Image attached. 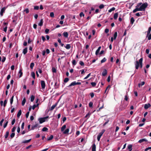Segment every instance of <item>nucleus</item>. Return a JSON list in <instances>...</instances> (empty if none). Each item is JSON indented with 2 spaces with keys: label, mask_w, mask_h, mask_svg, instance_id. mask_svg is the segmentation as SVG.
Masks as SVG:
<instances>
[{
  "label": "nucleus",
  "mask_w": 151,
  "mask_h": 151,
  "mask_svg": "<svg viewBox=\"0 0 151 151\" xmlns=\"http://www.w3.org/2000/svg\"><path fill=\"white\" fill-rule=\"evenodd\" d=\"M147 6L148 4L147 2L143 4L142 2L139 3L137 4L136 8L133 10V12L135 13L138 11H145Z\"/></svg>",
  "instance_id": "obj_1"
},
{
  "label": "nucleus",
  "mask_w": 151,
  "mask_h": 151,
  "mask_svg": "<svg viewBox=\"0 0 151 151\" xmlns=\"http://www.w3.org/2000/svg\"><path fill=\"white\" fill-rule=\"evenodd\" d=\"M49 116H47L43 118H40L38 119V120L39 121V122L40 124H42L45 121V119L48 118Z\"/></svg>",
  "instance_id": "obj_2"
},
{
  "label": "nucleus",
  "mask_w": 151,
  "mask_h": 151,
  "mask_svg": "<svg viewBox=\"0 0 151 151\" xmlns=\"http://www.w3.org/2000/svg\"><path fill=\"white\" fill-rule=\"evenodd\" d=\"M81 82H76V81H74L71 83L68 87H70L71 86H74L76 85H81Z\"/></svg>",
  "instance_id": "obj_3"
},
{
  "label": "nucleus",
  "mask_w": 151,
  "mask_h": 151,
  "mask_svg": "<svg viewBox=\"0 0 151 151\" xmlns=\"http://www.w3.org/2000/svg\"><path fill=\"white\" fill-rule=\"evenodd\" d=\"M7 7H3L1 9V10L0 12V15L1 16H2L3 15V13L5 12V10Z\"/></svg>",
  "instance_id": "obj_4"
},
{
  "label": "nucleus",
  "mask_w": 151,
  "mask_h": 151,
  "mask_svg": "<svg viewBox=\"0 0 151 151\" xmlns=\"http://www.w3.org/2000/svg\"><path fill=\"white\" fill-rule=\"evenodd\" d=\"M41 84L42 89H44L45 87V84L44 81L42 80L41 81Z\"/></svg>",
  "instance_id": "obj_5"
},
{
  "label": "nucleus",
  "mask_w": 151,
  "mask_h": 151,
  "mask_svg": "<svg viewBox=\"0 0 151 151\" xmlns=\"http://www.w3.org/2000/svg\"><path fill=\"white\" fill-rule=\"evenodd\" d=\"M58 102H56L55 104L53 105L50 109L49 110L52 111L53 110L55 107L57 106Z\"/></svg>",
  "instance_id": "obj_6"
},
{
  "label": "nucleus",
  "mask_w": 151,
  "mask_h": 151,
  "mask_svg": "<svg viewBox=\"0 0 151 151\" xmlns=\"http://www.w3.org/2000/svg\"><path fill=\"white\" fill-rule=\"evenodd\" d=\"M140 63H139V61H137L136 62L135 64V68L136 69H138L139 67Z\"/></svg>",
  "instance_id": "obj_7"
},
{
  "label": "nucleus",
  "mask_w": 151,
  "mask_h": 151,
  "mask_svg": "<svg viewBox=\"0 0 151 151\" xmlns=\"http://www.w3.org/2000/svg\"><path fill=\"white\" fill-rule=\"evenodd\" d=\"M107 74V71L106 69H104L102 73V76H106Z\"/></svg>",
  "instance_id": "obj_8"
},
{
  "label": "nucleus",
  "mask_w": 151,
  "mask_h": 151,
  "mask_svg": "<svg viewBox=\"0 0 151 151\" xmlns=\"http://www.w3.org/2000/svg\"><path fill=\"white\" fill-rule=\"evenodd\" d=\"M142 60L143 58H141L139 60V63H140L139 66L140 68H142Z\"/></svg>",
  "instance_id": "obj_9"
},
{
  "label": "nucleus",
  "mask_w": 151,
  "mask_h": 151,
  "mask_svg": "<svg viewBox=\"0 0 151 151\" xmlns=\"http://www.w3.org/2000/svg\"><path fill=\"white\" fill-rule=\"evenodd\" d=\"M151 106V105L150 104H146L145 105L144 108L146 109Z\"/></svg>",
  "instance_id": "obj_10"
},
{
  "label": "nucleus",
  "mask_w": 151,
  "mask_h": 151,
  "mask_svg": "<svg viewBox=\"0 0 151 151\" xmlns=\"http://www.w3.org/2000/svg\"><path fill=\"white\" fill-rule=\"evenodd\" d=\"M22 68H21V69H20L19 74H20V75H19V78L21 77L23 75V73H22Z\"/></svg>",
  "instance_id": "obj_11"
},
{
  "label": "nucleus",
  "mask_w": 151,
  "mask_h": 151,
  "mask_svg": "<svg viewBox=\"0 0 151 151\" xmlns=\"http://www.w3.org/2000/svg\"><path fill=\"white\" fill-rule=\"evenodd\" d=\"M147 139H146L144 138V139H140L138 141V142L140 143H141L144 142H147Z\"/></svg>",
  "instance_id": "obj_12"
},
{
  "label": "nucleus",
  "mask_w": 151,
  "mask_h": 151,
  "mask_svg": "<svg viewBox=\"0 0 151 151\" xmlns=\"http://www.w3.org/2000/svg\"><path fill=\"white\" fill-rule=\"evenodd\" d=\"M92 151H96V145L94 143L92 145Z\"/></svg>",
  "instance_id": "obj_13"
},
{
  "label": "nucleus",
  "mask_w": 151,
  "mask_h": 151,
  "mask_svg": "<svg viewBox=\"0 0 151 151\" xmlns=\"http://www.w3.org/2000/svg\"><path fill=\"white\" fill-rule=\"evenodd\" d=\"M63 36L65 38H67L68 36V34L67 32H64L63 34Z\"/></svg>",
  "instance_id": "obj_14"
},
{
  "label": "nucleus",
  "mask_w": 151,
  "mask_h": 151,
  "mask_svg": "<svg viewBox=\"0 0 151 151\" xmlns=\"http://www.w3.org/2000/svg\"><path fill=\"white\" fill-rule=\"evenodd\" d=\"M39 127V124H36L32 126L31 129L32 130H34L36 127Z\"/></svg>",
  "instance_id": "obj_15"
},
{
  "label": "nucleus",
  "mask_w": 151,
  "mask_h": 151,
  "mask_svg": "<svg viewBox=\"0 0 151 151\" xmlns=\"http://www.w3.org/2000/svg\"><path fill=\"white\" fill-rule=\"evenodd\" d=\"M101 48V46H99L98 48V49L96 51L95 54L96 55H97L99 53V52L100 51V49Z\"/></svg>",
  "instance_id": "obj_16"
},
{
  "label": "nucleus",
  "mask_w": 151,
  "mask_h": 151,
  "mask_svg": "<svg viewBox=\"0 0 151 151\" xmlns=\"http://www.w3.org/2000/svg\"><path fill=\"white\" fill-rule=\"evenodd\" d=\"M102 135V134L100 133L97 136V139L98 141H99Z\"/></svg>",
  "instance_id": "obj_17"
},
{
  "label": "nucleus",
  "mask_w": 151,
  "mask_h": 151,
  "mask_svg": "<svg viewBox=\"0 0 151 151\" xmlns=\"http://www.w3.org/2000/svg\"><path fill=\"white\" fill-rule=\"evenodd\" d=\"M132 145H129L127 147L129 151H131L132 150Z\"/></svg>",
  "instance_id": "obj_18"
},
{
  "label": "nucleus",
  "mask_w": 151,
  "mask_h": 151,
  "mask_svg": "<svg viewBox=\"0 0 151 151\" xmlns=\"http://www.w3.org/2000/svg\"><path fill=\"white\" fill-rule=\"evenodd\" d=\"M118 17V13L117 12L115 13L114 16V19L116 20L117 19Z\"/></svg>",
  "instance_id": "obj_19"
},
{
  "label": "nucleus",
  "mask_w": 151,
  "mask_h": 151,
  "mask_svg": "<svg viewBox=\"0 0 151 151\" xmlns=\"http://www.w3.org/2000/svg\"><path fill=\"white\" fill-rule=\"evenodd\" d=\"M27 48L26 47L24 49L23 51V53L25 55L27 53Z\"/></svg>",
  "instance_id": "obj_20"
},
{
  "label": "nucleus",
  "mask_w": 151,
  "mask_h": 151,
  "mask_svg": "<svg viewBox=\"0 0 151 151\" xmlns=\"http://www.w3.org/2000/svg\"><path fill=\"white\" fill-rule=\"evenodd\" d=\"M21 114H22V111H21V110H20L17 114V117L18 118H19L20 116V115H21Z\"/></svg>",
  "instance_id": "obj_21"
},
{
  "label": "nucleus",
  "mask_w": 151,
  "mask_h": 151,
  "mask_svg": "<svg viewBox=\"0 0 151 151\" xmlns=\"http://www.w3.org/2000/svg\"><path fill=\"white\" fill-rule=\"evenodd\" d=\"M43 19H42L40 21V23H38V25L40 26H42L43 25Z\"/></svg>",
  "instance_id": "obj_22"
},
{
  "label": "nucleus",
  "mask_w": 151,
  "mask_h": 151,
  "mask_svg": "<svg viewBox=\"0 0 151 151\" xmlns=\"http://www.w3.org/2000/svg\"><path fill=\"white\" fill-rule=\"evenodd\" d=\"M146 37H147L148 40H150L151 39V33H150L148 35L147 34Z\"/></svg>",
  "instance_id": "obj_23"
},
{
  "label": "nucleus",
  "mask_w": 151,
  "mask_h": 151,
  "mask_svg": "<svg viewBox=\"0 0 151 151\" xmlns=\"http://www.w3.org/2000/svg\"><path fill=\"white\" fill-rule=\"evenodd\" d=\"M69 131V128L66 129L63 132V133L65 134H66L68 133Z\"/></svg>",
  "instance_id": "obj_24"
},
{
  "label": "nucleus",
  "mask_w": 151,
  "mask_h": 151,
  "mask_svg": "<svg viewBox=\"0 0 151 151\" xmlns=\"http://www.w3.org/2000/svg\"><path fill=\"white\" fill-rule=\"evenodd\" d=\"M151 31V27H149L148 30L146 32L147 34L148 35L150 33Z\"/></svg>",
  "instance_id": "obj_25"
},
{
  "label": "nucleus",
  "mask_w": 151,
  "mask_h": 151,
  "mask_svg": "<svg viewBox=\"0 0 151 151\" xmlns=\"http://www.w3.org/2000/svg\"><path fill=\"white\" fill-rule=\"evenodd\" d=\"M9 131H7L6 132V134L4 135L5 138V139H6L9 136Z\"/></svg>",
  "instance_id": "obj_26"
},
{
  "label": "nucleus",
  "mask_w": 151,
  "mask_h": 151,
  "mask_svg": "<svg viewBox=\"0 0 151 151\" xmlns=\"http://www.w3.org/2000/svg\"><path fill=\"white\" fill-rule=\"evenodd\" d=\"M35 96L33 95H32L31 96L30 101H31V102H33L34 101V100L35 99Z\"/></svg>",
  "instance_id": "obj_27"
},
{
  "label": "nucleus",
  "mask_w": 151,
  "mask_h": 151,
  "mask_svg": "<svg viewBox=\"0 0 151 151\" xmlns=\"http://www.w3.org/2000/svg\"><path fill=\"white\" fill-rule=\"evenodd\" d=\"M31 140V139H30L29 140H25V141H23L22 142V143H28Z\"/></svg>",
  "instance_id": "obj_28"
},
{
  "label": "nucleus",
  "mask_w": 151,
  "mask_h": 151,
  "mask_svg": "<svg viewBox=\"0 0 151 151\" xmlns=\"http://www.w3.org/2000/svg\"><path fill=\"white\" fill-rule=\"evenodd\" d=\"M66 127V125H63L61 127V130L62 132L63 131Z\"/></svg>",
  "instance_id": "obj_29"
},
{
  "label": "nucleus",
  "mask_w": 151,
  "mask_h": 151,
  "mask_svg": "<svg viewBox=\"0 0 151 151\" xmlns=\"http://www.w3.org/2000/svg\"><path fill=\"white\" fill-rule=\"evenodd\" d=\"M53 135H51L47 139V141H50L53 138Z\"/></svg>",
  "instance_id": "obj_30"
},
{
  "label": "nucleus",
  "mask_w": 151,
  "mask_h": 151,
  "mask_svg": "<svg viewBox=\"0 0 151 151\" xmlns=\"http://www.w3.org/2000/svg\"><path fill=\"white\" fill-rule=\"evenodd\" d=\"M14 96L13 95L11 97V98L10 99V104H11V105H12V103H13V99H14Z\"/></svg>",
  "instance_id": "obj_31"
},
{
  "label": "nucleus",
  "mask_w": 151,
  "mask_h": 151,
  "mask_svg": "<svg viewBox=\"0 0 151 151\" xmlns=\"http://www.w3.org/2000/svg\"><path fill=\"white\" fill-rule=\"evenodd\" d=\"M65 47L67 49H69L71 47L70 45L69 44H67Z\"/></svg>",
  "instance_id": "obj_32"
},
{
  "label": "nucleus",
  "mask_w": 151,
  "mask_h": 151,
  "mask_svg": "<svg viewBox=\"0 0 151 151\" xmlns=\"http://www.w3.org/2000/svg\"><path fill=\"white\" fill-rule=\"evenodd\" d=\"M35 65L34 63H31L30 64V67L31 69H33V67Z\"/></svg>",
  "instance_id": "obj_33"
},
{
  "label": "nucleus",
  "mask_w": 151,
  "mask_h": 151,
  "mask_svg": "<svg viewBox=\"0 0 151 151\" xmlns=\"http://www.w3.org/2000/svg\"><path fill=\"white\" fill-rule=\"evenodd\" d=\"M134 21V19L133 17H131L130 19V23L132 24H133Z\"/></svg>",
  "instance_id": "obj_34"
},
{
  "label": "nucleus",
  "mask_w": 151,
  "mask_h": 151,
  "mask_svg": "<svg viewBox=\"0 0 151 151\" xmlns=\"http://www.w3.org/2000/svg\"><path fill=\"white\" fill-rule=\"evenodd\" d=\"M117 36V32H115L114 35V39L116 40Z\"/></svg>",
  "instance_id": "obj_35"
},
{
  "label": "nucleus",
  "mask_w": 151,
  "mask_h": 151,
  "mask_svg": "<svg viewBox=\"0 0 151 151\" xmlns=\"http://www.w3.org/2000/svg\"><path fill=\"white\" fill-rule=\"evenodd\" d=\"M25 102H26V99H25V98H24V99L22 100V105L23 106H24L25 103Z\"/></svg>",
  "instance_id": "obj_36"
},
{
  "label": "nucleus",
  "mask_w": 151,
  "mask_h": 151,
  "mask_svg": "<svg viewBox=\"0 0 151 151\" xmlns=\"http://www.w3.org/2000/svg\"><path fill=\"white\" fill-rule=\"evenodd\" d=\"M126 106H121L119 108V109L121 111L123 109H124L126 108Z\"/></svg>",
  "instance_id": "obj_37"
},
{
  "label": "nucleus",
  "mask_w": 151,
  "mask_h": 151,
  "mask_svg": "<svg viewBox=\"0 0 151 151\" xmlns=\"http://www.w3.org/2000/svg\"><path fill=\"white\" fill-rule=\"evenodd\" d=\"M31 76L34 79H35V74L34 72H32L31 73Z\"/></svg>",
  "instance_id": "obj_38"
},
{
  "label": "nucleus",
  "mask_w": 151,
  "mask_h": 151,
  "mask_svg": "<svg viewBox=\"0 0 151 151\" xmlns=\"http://www.w3.org/2000/svg\"><path fill=\"white\" fill-rule=\"evenodd\" d=\"M52 71L53 73H56V68L54 67H52Z\"/></svg>",
  "instance_id": "obj_39"
},
{
  "label": "nucleus",
  "mask_w": 151,
  "mask_h": 151,
  "mask_svg": "<svg viewBox=\"0 0 151 151\" xmlns=\"http://www.w3.org/2000/svg\"><path fill=\"white\" fill-rule=\"evenodd\" d=\"M145 84V82L144 81L142 82L141 83H139L138 86L139 87H140L141 86H143Z\"/></svg>",
  "instance_id": "obj_40"
},
{
  "label": "nucleus",
  "mask_w": 151,
  "mask_h": 151,
  "mask_svg": "<svg viewBox=\"0 0 151 151\" xmlns=\"http://www.w3.org/2000/svg\"><path fill=\"white\" fill-rule=\"evenodd\" d=\"M48 130V129L46 127H44L42 129V131L43 132L47 131Z\"/></svg>",
  "instance_id": "obj_41"
},
{
  "label": "nucleus",
  "mask_w": 151,
  "mask_h": 151,
  "mask_svg": "<svg viewBox=\"0 0 151 151\" xmlns=\"http://www.w3.org/2000/svg\"><path fill=\"white\" fill-rule=\"evenodd\" d=\"M106 58H103V59H102L101 60V63H103L105 62L106 61Z\"/></svg>",
  "instance_id": "obj_42"
},
{
  "label": "nucleus",
  "mask_w": 151,
  "mask_h": 151,
  "mask_svg": "<svg viewBox=\"0 0 151 151\" xmlns=\"http://www.w3.org/2000/svg\"><path fill=\"white\" fill-rule=\"evenodd\" d=\"M7 99H5L4 101V103L3 104V106L4 107H5L6 106V104H7Z\"/></svg>",
  "instance_id": "obj_43"
},
{
  "label": "nucleus",
  "mask_w": 151,
  "mask_h": 151,
  "mask_svg": "<svg viewBox=\"0 0 151 151\" xmlns=\"http://www.w3.org/2000/svg\"><path fill=\"white\" fill-rule=\"evenodd\" d=\"M115 8L114 7H113L111 8L108 11L109 12H111L112 11H113L115 10Z\"/></svg>",
  "instance_id": "obj_44"
},
{
  "label": "nucleus",
  "mask_w": 151,
  "mask_h": 151,
  "mask_svg": "<svg viewBox=\"0 0 151 151\" xmlns=\"http://www.w3.org/2000/svg\"><path fill=\"white\" fill-rule=\"evenodd\" d=\"M24 12H25L26 14H28L29 12V10L28 8H26L24 10Z\"/></svg>",
  "instance_id": "obj_45"
},
{
  "label": "nucleus",
  "mask_w": 151,
  "mask_h": 151,
  "mask_svg": "<svg viewBox=\"0 0 151 151\" xmlns=\"http://www.w3.org/2000/svg\"><path fill=\"white\" fill-rule=\"evenodd\" d=\"M88 105L90 107H92L93 105V103L92 102H90L89 103Z\"/></svg>",
  "instance_id": "obj_46"
},
{
  "label": "nucleus",
  "mask_w": 151,
  "mask_h": 151,
  "mask_svg": "<svg viewBox=\"0 0 151 151\" xmlns=\"http://www.w3.org/2000/svg\"><path fill=\"white\" fill-rule=\"evenodd\" d=\"M69 79L68 78H66L64 79V83H66L67 82L69 81Z\"/></svg>",
  "instance_id": "obj_47"
},
{
  "label": "nucleus",
  "mask_w": 151,
  "mask_h": 151,
  "mask_svg": "<svg viewBox=\"0 0 151 151\" xmlns=\"http://www.w3.org/2000/svg\"><path fill=\"white\" fill-rule=\"evenodd\" d=\"M91 84L93 87H95L96 85V83L94 82H92L91 83Z\"/></svg>",
  "instance_id": "obj_48"
},
{
  "label": "nucleus",
  "mask_w": 151,
  "mask_h": 151,
  "mask_svg": "<svg viewBox=\"0 0 151 151\" xmlns=\"http://www.w3.org/2000/svg\"><path fill=\"white\" fill-rule=\"evenodd\" d=\"M50 16L51 17H54V13L53 12H51L50 14Z\"/></svg>",
  "instance_id": "obj_49"
},
{
  "label": "nucleus",
  "mask_w": 151,
  "mask_h": 151,
  "mask_svg": "<svg viewBox=\"0 0 151 151\" xmlns=\"http://www.w3.org/2000/svg\"><path fill=\"white\" fill-rule=\"evenodd\" d=\"M72 63L73 65H75L76 64V60H73L72 61Z\"/></svg>",
  "instance_id": "obj_50"
},
{
  "label": "nucleus",
  "mask_w": 151,
  "mask_h": 151,
  "mask_svg": "<svg viewBox=\"0 0 151 151\" xmlns=\"http://www.w3.org/2000/svg\"><path fill=\"white\" fill-rule=\"evenodd\" d=\"M79 64L81 66H83L84 65V63L82 61H80L79 62Z\"/></svg>",
  "instance_id": "obj_51"
},
{
  "label": "nucleus",
  "mask_w": 151,
  "mask_h": 151,
  "mask_svg": "<svg viewBox=\"0 0 151 151\" xmlns=\"http://www.w3.org/2000/svg\"><path fill=\"white\" fill-rule=\"evenodd\" d=\"M104 106V104L103 103L102 106H101V107H100L99 109L98 110H97V111H100V109H102L103 108Z\"/></svg>",
  "instance_id": "obj_52"
},
{
  "label": "nucleus",
  "mask_w": 151,
  "mask_h": 151,
  "mask_svg": "<svg viewBox=\"0 0 151 151\" xmlns=\"http://www.w3.org/2000/svg\"><path fill=\"white\" fill-rule=\"evenodd\" d=\"M91 73H90L89 74H88L87 75V76L84 78V79H87L91 76Z\"/></svg>",
  "instance_id": "obj_53"
},
{
  "label": "nucleus",
  "mask_w": 151,
  "mask_h": 151,
  "mask_svg": "<svg viewBox=\"0 0 151 151\" xmlns=\"http://www.w3.org/2000/svg\"><path fill=\"white\" fill-rule=\"evenodd\" d=\"M49 29H48L46 28L45 29V32L46 34H48L49 33Z\"/></svg>",
  "instance_id": "obj_54"
},
{
  "label": "nucleus",
  "mask_w": 151,
  "mask_h": 151,
  "mask_svg": "<svg viewBox=\"0 0 151 151\" xmlns=\"http://www.w3.org/2000/svg\"><path fill=\"white\" fill-rule=\"evenodd\" d=\"M14 136H15V133L13 132L10 135V137H11V138H13L14 137Z\"/></svg>",
  "instance_id": "obj_55"
},
{
  "label": "nucleus",
  "mask_w": 151,
  "mask_h": 151,
  "mask_svg": "<svg viewBox=\"0 0 151 151\" xmlns=\"http://www.w3.org/2000/svg\"><path fill=\"white\" fill-rule=\"evenodd\" d=\"M104 5L103 4H101L99 6V8L100 9H103L104 8Z\"/></svg>",
  "instance_id": "obj_56"
},
{
  "label": "nucleus",
  "mask_w": 151,
  "mask_h": 151,
  "mask_svg": "<svg viewBox=\"0 0 151 151\" xmlns=\"http://www.w3.org/2000/svg\"><path fill=\"white\" fill-rule=\"evenodd\" d=\"M8 123V121H6V122L4 124V128H5L6 127Z\"/></svg>",
  "instance_id": "obj_57"
},
{
  "label": "nucleus",
  "mask_w": 151,
  "mask_h": 151,
  "mask_svg": "<svg viewBox=\"0 0 151 151\" xmlns=\"http://www.w3.org/2000/svg\"><path fill=\"white\" fill-rule=\"evenodd\" d=\"M90 95L91 98H93L94 96V93H90Z\"/></svg>",
  "instance_id": "obj_58"
},
{
  "label": "nucleus",
  "mask_w": 151,
  "mask_h": 151,
  "mask_svg": "<svg viewBox=\"0 0 151 151\" xmlns=\"http://www.w3.org/2000/svg\"><path fill=\"white\" fill-rule=\"evenodd\" d=\"M4 119H3L1 120V121H0V125L1 126H2V124H3V122H4Z\"/></svg>",
  "instance_id": "obj_59"
},
{
  "label": "nucleus",
  "mask_w": 151,
  "mask_h": 151,
  "mask_svg": "<svg viewBox=\"0 0 151 151\" xmlns=\"http://www.w3.org/2000/svg\"><path fill=\"white\" fill-rule=\"evenodd\" d=\"M79 15L81 17L82 16L84 17V14L83 12H81L80 13Z\"/></svg>",
  "instance_id": "obj_60"
},
{
  "label": "nucleus",
  "mask_w": 151,
  "mask_h": 151,
  "mask_svg": "<svg viewBox=\"0 0 151 151\" xmlns=\"http://www.w3.org/2000/svg\"><path fill=\"white\" fill-rule=\"evenodd\" d=\"M39 9V7L38 6H35L34 7V9L35 10H38Z\"/></svg>",
  "instance_id": "obj_61"
},
{
  "label": "nucleus",
  "mask_w": 151,
  "mask_h": 151,
  "mask_svg": "<svg viewBox=\"0 0 151 151\" xmlns=\"http://www.w3.org/2000/svg\"><path fill=\"white\" fill-rule=\"evenodd\" d=\"M6 59V58L4 56L2 57V61L3 62H4Z\"/></svg>",
  "instance_id": "obj_62"
},
{
  "label": "nucleus",
  "mask_w": 151,
  "mask_h": 151,
  "mask_svg": "<svg viewBox=\"0 0 151 151\" xmlns=\"http://www.w3.org/2000/svg\"><path fill=\"white\" fill-rule=\"evenodd\" d=\"M15 118H14L13 119V120H12V125H13L14 124V123L15 122Z\"/></svg>",
  "instance_id": "obj_63"
},
{
  "label": "nucleus",
  "mask_w": 151,
  "mask_h": 151,
  "mask_svg": "<svg viewBox=\"0 0 151 151\" xmlns=\"http://www.w3.org/2000/svg\"><path fill=\"white\" fill-rule=\"evenodd\" d=\"M149 150H151V147H149L145 149V151H147Z\"/></svg>",
  "instance_id": "obj_64"
}]
</instances>
